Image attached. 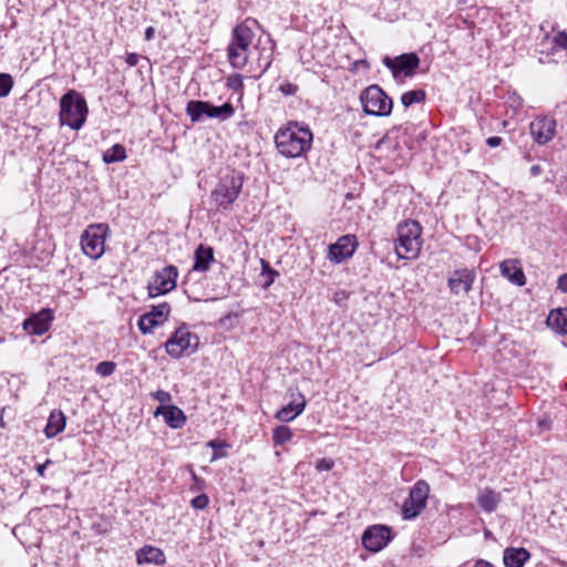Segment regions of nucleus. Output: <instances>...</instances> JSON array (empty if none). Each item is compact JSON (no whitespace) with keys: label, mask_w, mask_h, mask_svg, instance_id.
<instances>
[{"label":"nucleus","mask_w":567,"mask_h":567,"mask_svg":"<svg viewBox=\"0 0 567 567\" xmlns=\"http://www.w3.org/2000/svg\"><path fill=\"white\" fill-rule=\"evenodd\" d=\"M312 142V133L308 127L298 124H289L279 130L275 136L278 151L286 157H299L305 154Z\"/></svg>","instance_id":"f257e3e1"},{"label":"nucleus","mask_w":567,"mask_h":567,"mask_svg":"<svg viewBox=\"0 0 567 567\" xmlns=\"http://www.w3.org/2000/svg\"><path fill=\"white\" fill-rule=\"evenodd\" d=\"M87 105L84 97L74 90L65 93L60 100V122L73 130L82 127L86 120Z\"/></svg>","instance_id":"f03ea898"},{"label":"nucleus","mask_w":567,"mask_h":567,"mask_svg":"<svg viewBox=\"0 0 567 567\" xmlns=\"http://www.w3.org/2000/svg\"><path fill=\"white\" fill-rule=\"evenodd\" d=\"M422 228L415 220H406L398 226V243L395 252L401 259H414L421 250Z\"/></svg>","instance_id":"7ed1b4c3"},{"label":"nucleus","mask_w":567,"mask_h":567,"mask_svg":"<svg viewBox=\"0 0 567 567\" xmlns=\"http://www.w3.org/2000/svg\"><path fill=\"white\" fill-rule=\"evenodd\" d=\"M252 39L254 32L246 23L234 28L233 38L227 49L228 60L233 68L243 69L247 64Z\"/></svg>","instance_id":"20e7f679"},{"label":"nucleus","mask_w":567,"mask_h":567,"mask_svg":"<svg viewBox=\"0 0 567 567\" xmlns=\"http://www.w3.org/2000/svg\"><path fill=\"white\" fill-rule=\"evenodd\" d=\"M244 178L239 174L230 173L220 177L210 193V200L218 209H227L238 197Z\"/></svg>","instance_id":"39448f33"},{"label":"nucleus","mask_w":567,"mask_h":567,"mask_svg":"<svg viewBox=\"0 0 567 567\" xmlns=\"http://www.w3.org/2000/svg\"><path fill=\"white\" fill-rule=\"evenodd\" d=\"M360 101L363 111L369 115L388 116L392 111V99L377 84L362 91Z\"/></svg>","instance_id":"423d86ee"},{"label":"nucleus","mask_w":567,"mask_h":567,"mask_svg":"<svg viewBox=\"0 0 567 567\" xmlns=\"http://www.w3.org/2000/svg\"><path fill=\"white\" fill-rule=\"evenodd\" d=\"M107 231L109 226L106 224H93L83 231L81 246L87 257L97 259L103 255Z\"/></svg>","instance_id":"0eeeda50"},{"label":"nucleus","mask_w":567,"mask_h":567,"mask_svg":"<svg viewBox=\"0 0 567 567\" xmlns=\"http://www.w3.org/2000/svg\"><path fill=\"white\" fill-rule=\"evenodd\" d=\"M199 339L187 328L181 327L174 331L165 343L166 352L175 359L183 357L189 351L193 353L197 350Z\"/></svg>","instance_id":"6e6552de"},{"label":"nucleus","mask_w":567,"mask_h":567,"mask_svg":"<svg viewBox=\"0 0 567 567\" xmlns=\"http://www.w3.org/2000/svg\"><path fill=\"white\" fill-rule=\"evenodd\" d=\"M186 114L194 123L199 122L204 115L207 117H218L225 120L234 114V107L230 103H225L221 106H214L205 101L193 100L187 103Z\"/></svg>","instance_id":"1a4fd4ad"},{"label":"nucleus","mask_w":567,"mask_h":567,"mask_svg":"<svg viewBox=\"0 0 567 567\" xmlns=\"http://www.w3.org/2000/svg\"><path fill=\"white\" fill-rule=\"evenodd\" d=\"M429 492L430 486L426 482L419 481L415 483L410 492L409 498L405 499L402 506V514L405 519H412L421 513L425 507Z\"/></svg>","instance_id":"9d476101"},{"label":"nucleus","mask_w":567,"mask_h":567,"mask_svg":"<svg viewBox=\"0 0 567 567\" xmlns=\"http://www.w3.org/2000/svg\"><path fill=\"white\" fill-rule=\"evenodd\" d=\"M391 539V529L384 525H373L362 535V545L372 553L383 549Z\"/></svg>","instance_id":"9b49d317"},{"label":"nucleus","mask_w":567,"mask_h":567,"mask_svg":"<svg viewBox=\"0 0 567 567\" xmlns=\"http://www.w3.org/2000/svg\"><path fill=\"white\" fill-rule=\"evenodd\" d=\"M383 62L385 66L392 71L394 76L401 73L405 76H411L419 66L420 59L415 53H405L395 59L385 56Z\"/></svg>","instance_id":"f8f14e48"},{"label":"nucleus","mask_w":567,"mask_h":567,"mask_svg":"<svg viewBox=\"0 0 567 567\" xmlns=\"http://www.w3.org/2000/svg\"><path fill=\"white\" fill-rule=\"evenodd\" d=\"M357 245V237L354 235L341 236L337 243L329 246L328 258L331 261L341 262L353 255Z\"/></svg>","instance_id":"ddd939ff"},{"label":"nucleus","mask_w":567,"mask_h":567,"mask_svg":"<svg viewBox=\"0 0 567 567\" xmlns=\"http://www.w3.org/2000/svg\"><path fill=\"white\" fill-rule=\"evenodd\" d=\"M53 315L50 309H43L23 322L24 330L30 334L42 336L51 326Z\"/></svg>","instance_id":"4468645a"},{"label":"nucleus","mask_w":567,"mask_h":567,"mask_svg":"<svg viewBox=\"0 0 567 567\" xmlns=\"http://www.w3.org/2000/svg\"><path fill=\"white\" fill-rule=\"evenodd\" d=\"M555 126L556 123L554 120L542 117L534 120L529 125V130L534 140L538 144L544 145L554 137Z\"/></svg>","instance_id":"2eb2a0df"},{"label":"nucleus","mask_w":567,"mask_h":567,"mask_svg":"<svg viewBox=\"0 0 567 567\" xmlns=\"http://www.w3.org/2000/svg\"><path fill=\"white\" fill-rule=\"evenodd\" d=\"M306 403L303 394L300 392L292 393L291 401L277 411L275 417L280 422H290L303 412Z\"/></svg>","instance_id":"dca6fc26"},{"label":"nucleus","mask_w":567,"mask_h":567,"mask_svg":"<svg viewBox=\"0 0 567 567\" xmlns=\"http://www.w3.org/2000/svg\"><path fill=\"white\" fill-rule=\"evenodd\" d=\"M154 414L155 416L162 415L165 423L172 429H181L186 422L184 412L175 405H159Z\"/></svg>","instance_id":"f3484780"},{"label":"nucleus","mask_w":567,"mask_h":567,"mask_svg":"<svg viewBox=\"0 0 567 567\" xmlns=\"http://www.w3.org/2000/svg\"><path fill=\"white\" fill-rule=\"evenodd\" d=\"M504 278L513 284H526V278L518 259H507L499 265Z\"/></svg>","instance_id":"a211bd4d"},{"label":"nucleus","mask_w":567,"mask_h":567,"mask_svg":"<svg viewBox=\"0 0 567 567\" xmlns=\"http://www.w3.org/2000/svg\"><path fill=\"white\" fill-rule=\"evenodd\" d=\"M529 558L530 553L523 547H508L503 556L505 567H523Z\"/></svg>","instance_id":"6ab92c4d"},{"label":"nucleus","mask_w":567,"mask_h":567,"mask_svg":"<svg viewBox=\"0 0 567 567\" xmlns=\"http://www.w3.org/2000/svg\"><path fill=\"white\" fill-rule=\"evenodd\" d=\"M136 559L140 565L155 564L163 565L165 563L164 553L153 546H144L136 553Z\"/></svg>","instance_id":"aec40b11"},{"label":"nucleus","mask_w":567,"mask_h":567,"mask_svg":"<svg viewBox=\"0 0 567 567\" xmlns=\"http://www.w3.org/2000/svg\"><path fill=\"white\" fill-rule=\"evenodd\" d=\"M501 501H502L501 493L495 492L491 488H484V489L480 491V493L477 495V503H478L480 507L486 513L494 512Z\"/></svg>","instance_id":"412c9836"},{"label":"nucleus","mask_w":567,"mask_h":567,"mask_svg":"<svg viewBox=\"0 0 567 567\" xmlns=\"http://www.w3.org/2000/svg\"><path fill=\"white\" fill-rule=\"evenodd\" d=\"M194 258H195V261H194L193 270H195V271L207 270L209 267V264L214 259L213 248L200 244L195 250Z\"/></svg>","instance_id":"4be33fe9"},{"label":"nucleus","mask_w":567,"mask_h":567,"mask_svg":"<svg viewBox=\"0 0 567 567\" xmlns=\"http://www.w3.org/2000/svg\"><path fill=\"white\" fill-rule=\"evenodd\" d=\"M546 322L557 333L567 334V308L551 310Z\"/></svg>","instance_id":"5701e85b"},{"label":"nucleus","mask_w":567,"mask_h":567,"mask_svg":"<svg viewBox=\"0 0 567 567\" xmlns=\"http://www.w3.org/2000/svg\"><path fill=\"white\" fill-rule=\"evenodd\" d=\"M65 427V416L61 411H52L47 426L44 429V433L47 437L51 439L61 433Z\"/></svg>","instance_id":"b1692460"},{"label":"nucleus","mask_w":567,"mask_h":567,"mask_svg":"<svg viewBox=\"0 0 567 567\" xmlns=\"http://www.w3.org/2000/svg\"><path fill=\"white\" fill-rule=\"evenodd\" d=\"M177 277V268L167 266L155 274V284H176Z\"/></svg>","instance_id":"393cba45"},{"label":"nucleus","mask_w":567,"mask_h":567,"mask_svg":"<svg viewBox=\"0 0 567 567\" xmlns=\"http://www.w3.org/2000/svg\"><path fill=\"white\" fill-rule=\"evenodd\" d=\"M292 439V431L286 425H279L272 431V441L275 445H282Z\"/></svg>","instance_id":"a878e982"},{"label":"nucleus","mask_w":567,"mask_h":567,"mask_svg":"<svg viewBox=\"0 0 567 567\" xmlns=\"http://www.w3.org/2000/svg\"><path fill=\"white\" fill-rule=\"evenodd\" d=\"M125 157V148L120 144H115L103 154V159L105 163L120 162L123 161Z\"/></svg>","instance_id":"bb28decb"},{"label":"nucleus","mask_w":567,"mask_h":567,"mask_svg":"<svg viewBox=\"0 0 567 567\" xmlns=\"http://www.w3.org/2000/svg\"><path fill=\"white\" fill-rule=\"evenodd\" d=\"M159 324H162V322L157 319H154V316H151L150 313H144L141 316L137 322L138 329L143 334L152 332V330Z\"/></svg>","instance_id":"cd10ccee"},{"label":"nucleus","mask_w":567,"mask_h":567,"mask_svg":"<svg viewBox=\"0 0 567 567\" xmlns=\"http://www.w3.org/2000/svg\"><path fill=\"white\" fill-rule=\"evenodd\" d=\"M426 94L423 90H413L405 92L401 96V102L405 107L411 106L414 103H421L425 100Z\"/></svg>","instance_id":"c85d7f7f"},{"label":"nucleus","mask_w":567,"mask_h":567,"mask_svg":"<svg viewBox=\"0 0 567 567\" xmlns=\"http://www.w3.org/2000/svg\"><path fill=\"white\" fill-rule=\"evenodd\" d=\"M238 322H239L238 313L229 312L226 316L221 317L217 321L216 326H217V328H219L221 330L229 331L233 328H235L238 324Z\"/></svg>","instance_id":"c756f323"},{"label":"nucleus","mask_w":567,"mask_h":567,"mask_svg":"<svg viewBox=\"0 0 567 567\" xmlns=\"http://www.w3.org/2000/svg\"><path fill=\"white\" fill-rule=\"evenodd\" d=\"M171 311V307L168 303L164 302L156 307H153L152 311L148 313L154 316V319L159 320L162 323L167 319Z\"/></svg>","instance_id":"7c9ffc66"},{"label":"nucleus","mask_w":567,"mask_h":567,"mask_svg":"<svg viewBox=\"0 0 567 567\" xmlns=\"http://www.w3.org/2000/svg\"><path fill=\"white\" fill-rule=\"evenodd\" d=\"M116 369V364L112 361H102L96 365V373L101 377L111 375Z\"/></svg>","instance_id":"2f4dec72"},{"label":"nucleus","mask_w":567,"mask_h":567,"mask_svg":"<svg viewBox=\"0 0 567 567\" xmlns=\"http://www.w3.org/2000/svg\"><path fill=\"white\" fill-rule=\"evenodd\" d=\"M12 78L9 74H0V97L7 96L12 89Z\"/></svg>","instance_id":"473e14b6"},{"label":"nucleus","mask_w":567,"mask_h":567,"mask_svg":"<svg viewBox=\"0 0 567 567\" xmlns=\"http://www.w3.org/2000/svg\"><path fill=\"white\" fill-rule=\"evenodd\" d=\"M207 445L209 447L213 449L214 451V455H213V458L212 461H215L219 457H223L225 456L226 454L221 451L224 447H227L228 445L221 441H218V440H212L207 443Z\"/></svg>","instance_id":"72a5a7b5"},{"label":"nucleus","mask_w":567,"mask_h":567,"mask_svg":"<svg viewBox=\"0 0 567 567\" xmlns=\"http://www.w3.org/2000/svg\"><path fill=\"white\" fill-rule=\"evenodd\" d=\"M227 86L234 91L243 89V76L238 73L231 74L227 78Z\"/></svg>","instance_id":"f704fd0d"},{"label":"nucleus","mask_w":567,"mask_h":567,"mask_svg":"<svg viewBox=\"0 0 567 567\" xmlns=\"http://www.w3.org/2000/svg\"><path fill=\"white\" fill-rule=\"evenodd\" d=\"M261 265H262V275L267 276L264 284H272L275 281L276 277L278 276V272L272 270L269 267L268 262H266L265 260H261Z\"/></svg>","instance_id":"c9c22d12"},{"label":"nucleus","mask_w":567,"mask_h":567,"mask_svg":"<svg viewBox=\"0 0 567 567\" xmlns=\"http://www.w3.org/2000/svg\"><path fill=\"white\" fill-rule=\"evenodd\" d=\"M209 499L206 494L197 495L192 499V506L196 509H204L208 506Z\"/></svg>","instance_id":"e433bc0d"},{"label":"nucleus","mask_w":567,"mask_h":567,"mask_svg":"<svg viewBox=\"0 0 567 567\" xmlns=\"http://www.w3.org/2000/svg\"><path fill=\"white\" fill-rule=\"evenodd\" d=\"M279 91L284 95H295L298 91V86L296 84H292L290 82H286L279 85Z\"/></svg>","instance_id":"4c0bfd02"},{"label":"nucleus","mask_w":567,"mask_h":567,"mask_svg":"<svg viewBox=\"0 0 567 567\" xmlns=\"http://www.w3.org/2000/svg\"><path fill=\"white\" fill-rule=\"evenodd\" d=\"M554 43L561 48L567 49V32L560 31L554 37Z\"/></svg>","instance_id":"58836bf2"},{"label":"nucleus","mask_w":567,"mask_h":567,"mask_svg":"<svg viewBox=\"0 0 567 567\" xmlns=\"http://www.w3.org/2000/svg\"><path fill=\"white\" fill-rule=\"evenodd\" d=\"M164 286H147V289H148V295L150 296H158L161 293H165L169 290H172L173 288H175L176 286H171L169 289H163Z\"/></svg>","instance_id":"ea45409f"},{"label":"nucleus","mask_w":567,"mask_h":567,"mask_svg":"<svg viewBox=\"0 0 567 567\" xmlns=\"http://www.w3.org/2000/svg\"><path fill=\"white\" fill-rule=\"evenodd\" d=\"M333 467V461L321 458L317 463L318 471H330Z\"/></svg>","instance_id":"a19ab883"},{"label":"nucleus","mask_w":567,"mask_h":567,"mask_svg":"<svg viewBox=\"0 0 567 567\" xmlns=\"http://www.w3.org/2000/svg\"><path fill=\"white\" fill-rule=\"evenodd\" d=\"M155 399L157 401H159L162 403V405H164V403H167L171 401V394L166 391H163V390H158L155 394H154Z\"/></svg>","instance_id":"79ce46f5"},{"label":"nucleus","mask_w":567,"mask_h":567,"mask_svg":"<svg viewBox=\"0 0 567 567\" xmlns=\"http://www.w3.org/2000/svg\"><path fill=\"white\" fill-rule=\"evenodd\" d=\"M503 140L502 137L499 136H492V137H488L486 140V144L489 146V147H496V146H499L502 144Z\"/></svg>","instance_id":"37998d69"},{"label":"nucleus","mask_w":567,"mask_h":567,"mask_svg":"<svg viewBox=\"0 0 567 567\" xmlns=\"http://www.w3.org/2000/svg\"><path fill=\"white\" fill-rule=\"evenodd\" d=\"M140 56L136 53H130L126 58V63L130 66H135L138 63Z\"/></svg>","instance_id":"c03bdc74"},{"label":"nucleus","mask_w":567,"mask_h":567,"mask_svg":"<svg viewBox=\"0 0 567 567\" xmlns=\"http://www.w3.org/2000/svg\"><path fill=\"white\" fill-rule=\"evenodd\" d=\"M50 463H51V461H50V460H48L45 463H43V464H39V465L37 466V472H38V474H39L40 476H42V477L44 476L47 465H48V464H50Z\"/></svg>","instance_id":"a18cd8bd"},{"label":"nucleus","mask_w":567,"mask_h":567,"mask_svg":"<svg viewBox=\"0 0 567 567\" xmlns=\"http://www.w3.org/2000/svg\"><path fill=\"white\" fill-rule=\"evenodd\" d=\"M154 34H155V29L153 27L146 28V30H145V39L147 41L152 40Z\"/></svg>","instance_id":"49530a36"},{"label":"nucleus","mask_w":567,"mask_h":567,"mask_svg":"<svg viewBox=\"0 0 567 567\" xmlns=\"http://www.w3.org/2000/svg\"><path fill=\"white\" fill-rule=\"evenodd\" d=\"M473 567H494L492 564L485 560H477Z\"/></svg>","instance_id":"de8ad7c7"},{"label":"nucleus","mask_w":567,"mask_h":567,"mask_svg":"<svg viewBox=\"0 0 567 567\" xmlns=\"http://www.w3.org/2000/svg\"><path fill=\"white\" fill-rule=\"evenodd\" d=\"M557 284H559V285L567 284V274L559 276Z\"/></svg>","instance_id":"09e8293b"},{"label":"nucleus","mask_w":567,"mask_h":567,"mask_svg":"<svg viewBox=\"0 0 567 567\" xmlns=\"http://www.w3.org/2000/svg\"><path fill=\"white\" fill-rule=\"evenodd\" d=\"M463 25H466L468 29L473 28V23L468 22L467 20L463 19Z\"/></svg>","instance_id":"8fccbe9b"},{"label":"nucleus","mask_w":567,"mask_h":567,"mask_svg":"<svg viewBox=\"0 0 567 567\" xmlns=\"http://www.w3.org/2000/svg\"><path fill=\"white\" fill-rule=\"evenodd\" d=\"M463 272H465V271L463 270ZM467 280H473V278L470 277V274L468 275L463 274V284H465V281H467Z\"/></svg>","instance_id":"3c124183"},{"label":"nucleus","mask_w":567,"mask_h":567,"mask_svg":"<svg viewBox=\"0 0 567 567\" xmlns=\"http://www.w3.org/2000/svg\"><path fill=\"white\" fill-rule=\"evenodd\" d=\"M563 292H567V286H559Z\"/></svg>","instance_id":"603ef678"},{"label":"nucleus","mask_w":567,"mask_h":567,"mask_svg":"<svg viewBox=\"0 0 567 567\" xmlns=\"http://www.w3.org/2000/svg\"><path fill=\"white\" fill-rule=\"evenodd\" d=\"M455 281H456L455 279H449L447 284L453 285V284H455Z\"/></svg>","instance_id":"864d4df0"},{"label":"nucleus","mask_w":567,"mask_h":567,"mask_svg":"<svg viewBox=\"0 0 567 567\" xmlns=\"http://www.w3.org/2000/svg\"><path fill=\"white\" fill-rule=\"evenodd\" d=\"M269 65H270V62H267V64H266V66H265L264 71H266V70L269 68Z\"/></svg>","instance_id":"5fc2aeb1"},{"label":"nucleus","mask_w":567,"mask_h":567,"mask_svg":"<svg viewBox=\"0 0 567 567\" xmlns=\"http://www.w3.org/2000/svg\"><path fill=\"white\" fill-rule=\"evenodd\" d=\"M532 171H533V172H537V171H538V166H534V167L532 168Z\"/></svg>","instance_id":"6e6d98bb"},{"label":"nucleus","mask_w":567,"mask_h":567,"mask_svg":"<svg viewBox=\"0 0 567 567\" xmlns=\"http://www.w3.org/2000/svg\"><path fill=\"white\" fill-rule=\"evenodd\" d=\"M0 426H3V420L1 416H0Z\"/></svg>","instance_id":"4d7b16f0"},{"label":"nucleus","mask_w":567,"mask_h":567,"mask_svg":"<svg viewBox=\"0 0 567 567\" xmlns=\"http://www.w3.org/2000/svg\"><path fill=\"white\" fill-rule=\"evenodd\" d=\"M215 298H206L205 300L206 301H209V300H214Z\"/></svg>","instance_id":"13d9d810"}]
</instances>
